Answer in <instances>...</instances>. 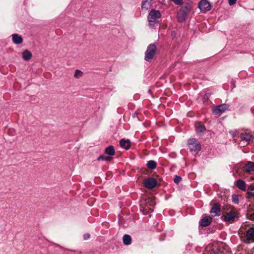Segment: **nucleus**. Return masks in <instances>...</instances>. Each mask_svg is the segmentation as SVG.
Instances as JSON below:
<instances>
[{"label":"nucleus","instance_id":"9b49d317","mask_svg":"<svg viewBox=\"0 0 254 254\" xmlns=\"http://www.w3.org/2000/svg\"><path fill=\"white\" fill-rule=\"evenodd\" d=\"M246 236L248 240H251L254 242V228H250L246 232Z\"/></svg>","mask_w":254,"mask_h":254},{"label":"nucleus","instance_id":"2eb2a0df","mask_svg":"<svg viewBox=\"0 0 254 254\" xmlns=\"http://www.w3.org/2000/svg\"><path fill=\"white\" fill-rule=\"evenodd\" d=\"M12 40L13 43L16 44H20L23 42L22 37L17 34H14L12 35Z\"/></svg>","mask_w":254,"mask_h":254},{"label":"nucleus","instance_id":"6e6552de","mask_svg":"<svg viewBox=\"0 0 254 254\" xmlns=\"http://www.w3.org/2000/svg\"><path fill=\"white\" fill-rule=\"evenodd\" d=\"M198 7L203 11H209L211 9V5L207 0H201L199 2Z\"/></svg>","mask_w":254,"mask_h":254},{"label":"nucleus","instance_id":"c756f323","mask_svg":"<svg viewBox=\"0 0 254 254\" xmlns=\"http://www.w3.org/2000/svg\"><path fill=\"white\" fill-rule=\"evenodd\" d=\"M90 235L89 234H85L83 236L84 240H87L88 239H89L90 238Z\"/></svg>","mask_w":254,"mask_h":254},{"label":"nucleus","instance_id":"b1692460","mask_svg":"<svg viewBox=\"0 0 254 254\" xmlns=\"http://www.w3.org/2000/svg\"><path fill=\"white\" fill-rule=\"evenodd\" d=\"M112 158V157L111 156H105L101 155V156H100L97 158V160H104V161L109 162V161H111Z\"/></svg>","mask_w":254,"mask_h":254},{"label":"nucleus","instance_id":"f3484780","mask_svg":"<svg viewBox=\"0 0 254 254\" xmlns=\"http://www.w3.org/2000/svg\"><path fill=\"white\" fill-rule=\"evenodd\" d=\"M105 153L110 156H113L115 154V150L114 147L112 145H110L109 146L106 148L105 150Z\"/></svg>","mask_w":254,"mask_h":254},{"label":"nucleus","instance_id":"20e7f679","mask_svg":"<svg viewBox=\"0 0 254 254\" xmlns=\"http://www.w3.org/2000/svg\"><path fill=\"white\" fill-rule=\"evenodd\" d=\"M189 149L191 151L198 152L201 149L200 144L195 138H191L188 141Z\"/></svg>","mask_w":254,"mask_h":254},{"label":"nucleus","instance_id":"4be33fe9","mask_svg":"<svg viewBox=\"0 0 254 254\" xmlns=\"http://www.w3.org/2000/svg\"><path fill=\"white\" fill-rule=\"evenodd\" d=\"M156 163L153 160L149 161L147 163V166L148 168L153 170L156 167Z\"/></svg>","mask_w":254,"mask_h":254},{"label":"nucleus","instance_id":"0eeeda50","mask_svg":"<svg viewBox=\"0 0 254 254\" xmlns=\"http://www.w3.org/2000/svg\"><path fill=\"white\" fill-rule=\"evenodd\" d=\"M157 184L156 180L153 178H149L145 179L143 182L144 187L148 189H152Z\"/></svg>","mask_w":254,"mask_h":254},{"label":"nucleus","instance_id":"dca6fc26","mask_svg":"<svg viewBox=\"0 0 254 254\" xmlns=\"http://www.w3.org/2000/svg\"><path fill=\"white\" fill-rule=\"evenodd\" d=\"M195 130L197 133H201L206 130V128L203 125L199 123L195 125Z\"/></svg>","mask_w":254,"mask_h":254},{"label":"nucleus","instance_id":"bb28decb","mask_svg":"<svg viewBox=\"0 0 254 254\" xmlns=\"http://www.w3.org/2000/svg\"><path fill=\"white\" fill-rule=\"evenodd\" d=\"M232 200L235 203L238 204L239 203L238 196L235 194L232 195Z\"/></svg>","mask_w":254,"mask_h":254},{"label":"nucleus","instance_id":"7c9ffc66","mask_svg":"<svg viewBox=\"0 0 254 254\" xmlns=\"http://www.w3.org/2000/svg\"><path fill=\"white\" fill-rule=\"evenodd\" d=\"M150 204L149 205H146L145 206V209L147 210L148 209L149 210H151L152 209V208L150 207Z\"/></svg>","mask_w":254,"mask_h":254},{"label":"nucleus","instance_id":"a211bd4d","mask_svg":"<svg viewBox=\"0 0 254 254\" xmlns=\"http://www.w3.org/2000/svg\"><path fill=\"white\" fill-rule=\"evenodd\" d=\"M22 58L25 61H29L32 58L31 53L28 51L25 50L22 52Z\"/></svg>","mask_w":254,"mask_h":254},{"label":"nucleus","instance_id":"393cba45","mask_svg":"<svg viewBox=\"0 0 254 254\" xmlns=\"http://www.w3.org/2000/svg\"><path fill=\"white\" fill-rule=\"evenodd\" d=\"M83 75V72L78 69H76L75 71L74 77L76 78H79Z\"/></svg>","mask_w":254,"mask_h":254},{"label":"nucleus","instance_id":"5701e85b","mask_svg":"<svg viewBox=\"0 0 254 254\" xmlns=\"http://www.w3.org/2000/svg\"><path fill=\"white\" fill-rule=\"evenodd\" d=\"M247 193L254 197V185H251L247 189Z\"/></svg>","mask_w":254,"mask_h":254},{"label":"nucleus","instance_id":"c85d7f7f","mask_svg":"<svg viewBox=\"0 0 254 254\" xmlns=\"http://www.w3.org/2000/svg\"><path fill=\"white\" fill-rule=\"evenodd\" d=\"M220 252L219 251L211 250L210 252V254H219Z\"/></svg>","mask_w":254,"mask_h":254},{"label":"nucleus","instance_id":"ddd939ff","mask_svg":"<svg viewBox=\"0 0 254 254\" xmlns=\"http://www.w3.org/2000/svg\"><path fill=\"white\" fill-rule=\"evenodd\" d=\"M237 187L241 190L245 191L246 190V184L245 181L239 179L237 181Z\"/></svg>","mask_w":254,"mask_h":254},{"label":"nucleus","instance_id":"f03ea898","mask_svg":"<svg viewBox=\"0 0 254 254\" xmlns=\"http://www.w3.org/2000/svg\"><path fill=\"white\" fill-rule=\"evenodd\" d=\"M157 51L155 44H150L147 48L145 53L144 60L147 62H150L154 57Z\"/></svg>","mask_w":254,"mask_h":254},{"label":"nucleus","instance_id":"aec40b11","mask_svg":"<svg viewBox=\"0 0 254 254\" xmlns=\"http://www.w3.org/2000/svg\"><path fill=\"white\" fill-rule=\"evenodd\" d=\"M240 137L242 140L249 141L252 138V135L249 133H241Z\"/></svg>","mask_w":254,"mask_h":254},{"label":"nucleus","instance_id":"39448f33","mask_svg":"<svg viewBox=\"0 0 254 254\" xmlns=\"http://www.w3.org/2000/svg\"><path fill=\"white\" fill-rule=\"evenodd\" d=\"M237 217V213L233 210H230L223 214L221 219L225 222H233L235 218Z\"/></svg>","mask_w":254,"mask_h":254},{"label":"nucleus","instance_id":"9d476101","mask_svg":"<svg viewBox=\"0 0 254 254\" xmlns=\"http://www.w3.org/2000/svg\"><path fill=\"white\" fill-rule=\"evenodd\" d=\"M212 220V218L210 216H203L199 221V225L202 227H206L209 226Z\"/></svg>","mask_w":254,"mask_h":254},{"label":"nucleus","instance_id":"cd10ccee","mask_svg":"<svg viewBox=\"0 0 254 254\" xmlns=\"http://www.w3.org/2000/svg\"><path fill=\"white\" fill-rule=\"evenodd\" d=\"M237 0H229V4L230 5H232L236 2Z\"/></svg>","mask_w":254,"mask_h":254},{"label":"nucleus","instance_id":"2f4dec72","mask_svg":"<svg viewBox=\"0 0 254 254\" xmlns=\"http://www.w3.org/2000/svg\"><path fill=\"white\" fill-rule=\"evenodd\" d=\"M250 219L252 220H254V217H253L252 215L251 216V217L250 218Z\"/></svg>","mask_w":254,"mask_h":254},{"label":"nucleus","instance_id":"7ed1b4c3","mask_svg":"<svg viewBox=\"0 0 254 254\" xmlns=\"http://www.w3.org/2000/svg\"><path fill=\"white\" fill-rule=\"evenodd\" d=\"M161 15L159 10L152 9L148 16V20L150 25H153L157 22V19L161 17Z\"/></svg>","mask_w":254,"mask_h":254},{"label":"nucleus","instance_id":"a878e982","mask_svg":"<svg viewBox=\"0 0 254 254\" xmlns=\"http://www.w3.org/2000/svg\"><path fill=\"white\" fill-rule=\"evenodd\" d=\"M182 180V178L179 176H176L174 178V182L178 184Z\"/></svg>","mask_w":254,"mask_h":254},{"label":"nucleus","instance_id":"f257e3e1","mask_svg":"<svg viewBox=\"0 0 254 254\" xmlns=\"http://www.w3.org/2000/svg\"><path fill=\"white\" fill-rule=\"evenodd\" d=\"M191 9V6L190 3H188L182 6L177 13L178 21L180 22L185 21Z\"/></svg>","mask_w":254,"mask_h":254},{"label":"nucleus","instance_id":"423d86ee","mask_svg":"<svg viewBox=\"0 0 254 254\" xmlns=\"http://www.w3.org/2000/svg\"><path fill=\"white\" fill-rule=\"evenodd\" d=\"M229 107L228 105L225 104L217 106L213 109V113L216 115H220L226 111Z\"/></svg>","mask_w":254,"mask_h":254},{"label":"nucleus","instance_id":"6ab92c4d","mask_svg":"<svg viewBox=\"0 0 254 254\" xmlns=\"http://www.w3.org/2000/svg\"><path fill=\"white\" fill-rule=\"evenodd\" d=\"M153 0H143L142 3V9H145L147 10L149 8V6L151 5V1Z\"/></svg>","mask_w":254,"mask_h":254},{"label":"nucleus","instance_id":"412c9836","mask_svg":"<svg viewBox=\"0 0 254 254\" xmlns=\"http://www.w3.org/2000/svg\"><path fill=\"white\" fill-rule=\"evenodd\" d=\"M123 242L125 245H128L130 244L131 241V237L127 234H126L123 237Z\"/></svg>","mask_w":254,"mask_h":254},{"label":"nucleus","instance_id":"1a4fd4ad","mask_svg":"<svg viewBox=\"0 0 254 254\" xmlns=\"http://www.w3.org/2000/svg\"><path fill=\"white\" fill-rule=\"evenodd\" d=\"M210 213L213 216H218L221 214L220 204L218 203H215L212 207Z\"/></svg>","mask_w":254,"mask_h":254},{"label":"nucleus","instance_id":"4468645a","mask_svg":"<svg viewBox=\"0 0 254 254\" xmlns=\"http://www.w3.org/2000/svg\"><path fill=\"white\" fill-rule=\"evenodd\" d=\"M243 170L246 172H254V163L249 162L244 167Z\"/></svg>","mask_w":254,"mask_h":254},{"label":"nucleus","instance_id":"f8f14e48","mask_svg":"<svg viewBox=\"0 0 254 254\" xmlns=\"http://www.w3.org/2000/svg\"><path fill=\"white\" fill-rule=\"evenodd\" d=\"M120 143L121 146L126 150H128L130 147V142L129 139L125 140L124 139H122L120 140Z\"/></svg>","mask_w":254,"mask_h":254}]
</instances>
